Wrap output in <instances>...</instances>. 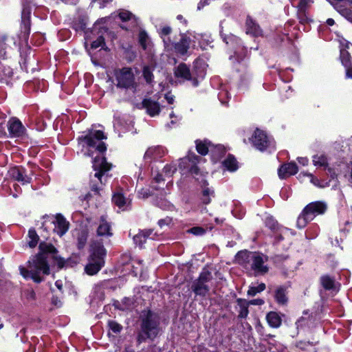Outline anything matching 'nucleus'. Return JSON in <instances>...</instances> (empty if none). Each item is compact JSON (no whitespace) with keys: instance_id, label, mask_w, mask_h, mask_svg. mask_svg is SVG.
Here are the masks:
<instances>
[{"instance_id":"obj_13","label":"nucleus","mask_w":352,"mask_h":352,"mask_svg":"<svg viewBox=\"0 0 352 352\" xmlns=\"http://www.w3.org/2000/svg\"><path fill=\"white\" fill-rule=\"evenodd\" d=\"M9 173L12 179L22 184H28L31 182V177L27 175L25 169L23 167H13L10 170Z\"/></svg>"},{"instance_id":"obj_7","label":"nucleus","mask_w":352,"mask_h":352,"mask_svg":"<svg viewBox=\"0 0 352 352\" xmlns=\"http://www.w3.org/2000/svg\"><path fill=\"white\" fill-rule=\"evenodd\" d=\"M212 279V273L208 270L204 269L199 277L192 282L191 285L192 291L196 296L206 297L210 291L208 283Z\"/></svg>"},{"instance_id":"obj_1","label":"nucleus","mask_w":352,"mask_h":352,"mask_svg":"<svg viewBox=\"0 0 352 352\" xmlns=\"http://www.w3.org/2000/svg\"><path fill=\"white\" fill-rule=\"evenodd\" d=\"M39 252L28 261V269L19 266L20 274L25 278H31L36 283H40L44 280L41 274H50V266L47 261V254H51L52 258L57 261L60 268L65 264V261L57 256L58 251L52 244L41 242L39 244Z\"/></svg>"},{"instance_id":"obj_57","label":"nucleus","mask_w":352,"mask_h":352,"mask_svg":"<svg viewBox=\"0 0 352 352\" xmlns=\"http://www.w3.org/2000/svg\"><path fill=\"white\" fill-rule=\"evenodd\" d=\"M164 179L162 177V175L161 174H159L157 175L155 177V180L157 183H159L161 181H162Z\"/></svg>"},{"instance_id":"obj_24","label":"nucleus","mask_w":352,"mask_h":352,"mask_svg":"<svg viewBox=\"0 0 352 352\" xmlns=\"http://www.w3.org/2000/svg\"><path fill=\"white\" fill-rule=\"evenodd\" d=\"M266 319L268 324L274 328L279 327L281 324L282 320L280 316L275 311H270L267 314Z\"/></svg>"},{"instance_id":"obj_37","label":"nucleus","mask_w":352,"mask_h":352,"mask_svg":"<svg viewBox=\"0 0 352 352\" xmlns=\"http://www.w3.org/2000/svg\"><path fill=\"white\" fill-rule=\"evenodd\" d=\"M196 148L197 152L202 155H206L208 152L207 145L201 141H196Z\"/></svg>"},{"instance_id":"obj_63","label":"nucleus","mask_w":352,"mask_h":352,"mask_svg":"<svg viewBox=\"0 0 352 352\" xmlns=\"http://www.w3.org/2000/svg\"><path fill=\"white\" fill-rule=\"evenodd\" d=\"M148 195H148V193H145V194L144 195V197H148Z\"/></svg>"},{"instance_id":"obj_6","label":"nucleus","mask_w":352,"mask_h":352,"mask_svg":"<svg viewBox=\"0 0 352 352\" xmlns=\"http://www.w3.org/2000/svg\"><path fill=\"white\" fill-rule=\"evenodd\" d=\"M117 87L122 89H131L135 93L138 84L135 82V76L130 67H123L115 72Z\"/></svg>"},{"instance_id":"obj_14","label":"nucleus","mask_w":352,"mask_h":352,"mask_svg":"<svg viewBox=\"0 0 352 352\" xmlns=\"http://www.w3.org/2000/svg\"><path fill=\"white\" fill-rule=\"evenodd\" d=\"M8 131L11 137L17 138L24 133V127L19 119L11 118L8 123Z\"/></svg>"},{"instance_id":"obj_56","label":"nucleus","mask_w":352,"mask_h":352,"mask_svg":"<svg viewBox=\"0 0 352 352\" xmlns=\"http://www.w3.org/2000/svg\"><path fill=\"white\" fill-rule=\"evenodd\" d=\"M213 193V192H210L209 188H206L203 191V196L207 197L209 196L210 194Z\"/></svg>"},{"instance_id":"obj_54","label":"nucleus","mask_w":352,"mask_h":352,"mask_svg":"<svg viewBox=\"0 0 352 352\" xmlns=\"http://www.w3.org/2000/svg\"><path fill=\"white\" fill-rule=\"evenodd\" d=\"M327 170H328V174L330 175V177H331V178H333H333H335V177H336V173H335V171L333 170V168H327Z\"/></svg>"},{"instance_id":"obj_55","label":"nucleus","mask_w":352,"mask_h":352,"mask_svg":"<svg viewBox=\"0 0 352 352\" xmlns=\"http://www.w3.org/2000/svg\"><path fill=\"white\" fill-rule=\"evenodd\" d=\"M202 201L205 204H209L210 202V199L209 196H207V197L203 196Z\"/></svg>"},{"instance_id":"obj_48","label":"nucleus","mask_w":352,"mask_h":352,"mask_svg":"<svg viewBox=\"0 0 352 352\" xmlns=\"http://www.w3.org/2000/svg\"><path fill=\"white\" fill-rule=\"evenodd\" d=\"M249 305H262L264 304V300L261 298L252 300L248 302Z\"/></svg>"},{"instance_id":"obj_51","label":"nucleus","mask_w":352,"mask_h":352,"mask_svg":"<svg viewBox=\"0 0 352 352\" xmlns=\"http://www.w3.org/2000/svg\"><path fill=\"white\" fill-rule=\"evenodd\" d=\"M191 174L198 175L199 173V168L195 164H193L190 168Z\"/></svg>"},{"instance_id":"obj_5","label":"nucleus","mask_w":352,"mask_h":352,"mask_svg":"<svg viewBox=\"0 0 352 352\" xmlns=\"http://www.w3.org/2000/svg\"><path fill=\"white\" fill-rule=\"evenodd\" d=\"M327 204L322 201H315L309 204L302 210L297 219V226L302 228L307 223L314 219L316 215L322 214L327 210Z\"/></svg>"},{"instance_id":"obj_58","label":"nucleus","mask_w":352,"mask_h":352,"mask_svg":"<svg viewBox=\"0 0 352 352\" xmlns=\"http://www.w3.org/2000/svg\"><path fill=\"white\" fill-rule=\"evenodd\" d=\"M346 68H347V70H346L347 77L352 78V68H349V67H346Z\"/></svg>"},{"instance_id":"obj_22","label":"nucleus","mask_w":352,"mask_h":352,"mask_svg":"<svg viewBox=\"0 0 352 352\" xmlns=\"http://www.w3.org/2000/svg\"><path fill=\"white\" fill-rule=\"evenodd\" d=\"M155 68V64L151 63L148 65H144L142 69V76L146 82L151 85L153 82L154 75L153 71Z\"/></svg>"},{"instance_id":"obj_44","label":"nucleus","mask_w":352,"mask_h":352,"mask_svg":"<svg viewBox=\"0 0 352 352\" xmlns=\"http://www.w3.org/2000/svg\"><path fill=\"white\" fill-rule=\"evenodd\" d=\"M132 14L128 11L121 12L119 14V17L122 21H127L131 19Z\"/></svg>"},{"instance_id":"obj_4","label":"nucleus","mask_w":352,"mask_h":352,"mask_svg":"<svg viewBox=\"0 0 352 352\" xmlns=\"http://www.w3.org/2000/svg\"><path fill=\"white\" fill-rule=\"evenodd\" d=\"M106 250L100 241H93L90 246V254L85 271L90 276L96 274L104 265Z\"/></svg>"},{"instance_id":"obj_26","label":"nucleus","mask_w":352,"mask_h":352,"mask_svg":"<svg viewBox=\"0 0 352 352\" xmlns=\"http://www.w3.org/2000/svg\"><path fill=\"white\" fill-rule=\"evenodd\" d=\"M236 302L240 309L239 311V318H245L249 313V303L245 300L241 298L237 299Z\"/></svg>"},{"instance_id":"obj_53","label":"nucleus","mask_w":352,"mask_h":352,"mask_svg":"<svg viewBox=\"0 0 352 352\" xmlns=\"http://www.w3.org/2000/svg\"><path fill=\"white\" fill-rule=\"evenodd\" d=\"M298 161L300 164H302L303 166H306L308 164V160L305 157H298Z\"/></svg>"},{"instance_id":"obj_49","label":"nucleus","mask_w":352,"mask_h":352,"mask_svg":"<svg viewBox=\"0 0 352 352\" xmlns=\"http://www.w3.org/2000/svg\"><path fill=\"white\" fill-rule=\"evenodd\" d=\"M165 99L166 100L168 104H173L175 100V96L170 92H168L165 94Z\"/></svg>"},{"instance_id":"obj_61","label":"nucleus","mask_w":352,"mask_h":352,"mask_svg":"<svg viewBox=\"0 0 352 352\" xmlns=\"http://www.w3.org/2000/svg\"><path fill=\"white\" fill-rule=\"evenodd\" d=\"M91 193H89H89H87V194L85 195V197H84V199H85V200H89V199L91 197Z\"/></svg>"},{"instance_id":"obj_40","label":"nucleus","mask_w":352,"mask_h":352,"mask_svg":"<svg viewBox=\"0 0 352 352\" xmlns=\"http://www.w3.org/2000/svg\"><path fill=\"white\" fill-rule=\"evenodd\" d=\"M177 168L175 166L172 165H166L163 168V173L167 176H172L173 173L176 171Z\"/></svg>"},{"instance_id":"obj_12","label":"nucleus","mask_w":352,"mask_h":352,"mask_svg":"<svg viewBox=\"0 0 352 352\" xmlns=\"http://www.w3.org/2000/svg\"><path fill=\"white\" fill-rule=\"evenodd\" d=\"M254 255H256V252L248 250L240 251L236 254L235 260L238 264L249 270Z\"/></svg>"},{"instance_id":"obj_47","label":"nucleus","mask_w":352,"mask_h":352,"mask_svg":"<svg viewBox=\"0 0 352 352\" xmlns=\"http://www.w3.org/2000/svg\"><path fill=\"white\" fill-rule=\"evenodd\" d=\"M75 28L76 30H84L86 28V23L83 19H81L78 23L75 24Z\"/></svg>"},{"instance_id":"obj_38","label":"nucleus","mask_w":352,"mask_h":352,"mask_svg":"<svg viewBox=\"0 0 352 352\" xmlns=\"http://www.w3.org/2000/svg\"><path fill=\"white\" fill-rule=\"evenodd\" d=\"M187 232L196 236H201L206 233V230L202 227L195 226L191 228Z\"/></svg>"},{"instance_id":"obj_36","label":"nucleus","mask_w":352,"mask_h":352,"mask_svg":"<svg viewBox=\"0 0 352 352\" xmlns=\"http://www.w3.org/2000/svg\"><path fill=\"white\" fill-rule=\"evenodd\" d=\"M340 59L342 65L345 67H349V63H350V55L349 52L345 50H340Z\"/></svg>"},{"instance_id":"obj_20","label":"nucleus","mask_w":352,"mask_h":352,"mask_svg":"<svg viewBox=\"0 0 352 352\" xmlns=\"http://www.w3.org/2000/svg\"><path fill=\"white\" fill-rule=\"evenodd\" d=\"M287 289L284 286H280L275 290L274 298L279 305H285L287 303Z\"/></svg>"},{"instance_id":"obj_17","label":"nucleus","mask_w":352,"mask_h":352,"mask_svg":"<svg viewBox=\"0 0 352 352\" xmlns=\"http://www.w3.org/2000/svg\"><path fill=\"white\" fill-rule=\"evenodd\" d=\"M30 14L31 8L29 6L24 5L21 13V24L24 30V34L27 36L29 35L30 32Z\"/></svg>"},{"instance_id":"obj_32","label":"nucleus","mask_w":352,"mask_h":352,"mask_svg":"<svg viewBox=\"0 0 352 352\" xmlns=\"http://www.w3.org/2000/svg\"><path fill=\"white\" fill-rule=\"evenodd\" d=\"M313 163L315 166H323L327 168L328 166L327 158L325 155H316L313 157Z\"/></svg>"},{"instance_id":"obj_33","label":"nucleus","mask_w":352,"mask_h":352,"mask_svg":"<svg viewBox=\"0 0 352 352\" xmlns=\"http://www.w3.org/2000/svg\"><path fill=\"white\" fill-rule=\"evenodd\" d=\"M28 236L30 241L28 243L31 248H35L38 242L39 236L34 229H30L28 232Z\"/></svg>"},{"instance_id":"obj_45","label":"nucleus","mask_w":352,"mask_h":352,"mask_svg":"<svg viewBox=\"0 0 352 352\" xmlns=\"http://www.w3.org/2000/svg\"><path fill=\"white\" fill-rule=\"evenodd\" d=\"M309 176L311 177V182L313 184H314L315 186H318V187H320V188H324L326 186L325 185H323V184H321L320 180L316 178V177H314L313 176V175L311 174H309Z\"/></svg>"},{"instance_id":"obj_18","label":"nucleus","mask_w":352,"mask_h":352,"mask_svg":"<svg viewBox=\"0 0 352 352\" xmlns=\"http://www.w3.org/2000/svg\"><path fill=\"white\" fill-rule=\"evenodd\" d=\"M54 231L59 235L63 236L69 228V222L66 221L61 214H57L56 216V222Z\"/></svg>"},{"instance_id":"obj_64","label":"nucleus","mask_w":352,"mask_h":352,"mask_svg":"<svg viewBox=\"0 0 352 352\" xmlns=\"http://www.w3.org/2000/svg\"><path fill=\"white\" fill-rule=\"evenodd\" d=\"M3 327V324H0V329H2Z\"/></svg>"},{"instance_id":"obj_60","label":"nucleus","mask_w":352,"mask_h":352,"mask_svg":"<svg viewBox=\"0 0 352 352\" xmlns=\"http://www.w3.org/2000/svg\"><path fill=\"white\" fill-rule=\"evenodd\" d=\"M327 23L329 25H333L334 24V20L333 19H328L327 20Z\"/></svg>"},{"instance_id":"obj_30","label":"nucleus","mask_w":352,"mask_h":352,"mask_svg":"<svg viewBox=\"0 0 352 352\" xmlns=\"http://www.w3.org/2000/svg\"><path fill=\"white\" fill-rule=\"evenodd\" d=\"M139 43L143 50H146L149 44V37L145 30H140L139 33Z\"/></svg>"},{"instance_id":"obj_21","label":"nucleus","mask_w":352,"mask_h":352,"mask_svg":"<svg viewBox=\"0 0 352 352\" xmlns=\"http://www.w3.org/2000/svg\"><path fill=\"white\" fill-rule=\"evenodd\" d=\"M261 32L259 25L248 16L246 20V33L258 36L261 34Z\"/></svg>"},{"instance_id":"obj_8","label":"nucleus","mask_w":352,"mask_h":352,"mask_svg":"<svg viewBox=\"0 0 352 352\" xmlns=\"http://www.w3.org/2000/svg\"><path fill=\"white\" fill-rule=\"evenodd\" d=\"M107 139V136L100 130L90 131L85 136L79 138L80 141H84L89 147H96L100 153H104L107 150L106 144L101 140Z\"/></svg>"},{"instance_id":"obj_42","label":"nucleus","mask_w":352,"mask_h":352,"mask_svg":"<svg viewBox=\"0 0 352 352\" xmlns=\"http://www.w3.org/2000/svg\"><path fill=\"white\" fill-rule=\"evenodd\" d=\"M133 304V301L131 298H124L122 300V305L118 307L121 310H125L129 309Z\"/></svg>"},{"instance_id":"obj_52","label":"nucleus","mask_w":352,"mask_h":352,"mask_svg":"<svg viewBox=\"0 0 352 352\" xmlns=\"http://www.w3.org/2000/svg\"><path fill=\"white\" fill-rule=\"evenodd\" d=\"M171 32V28L168 26L164 27L161 30V34L162 35H168Z\"/></svg>"},{"instance_id":"obj_59","label":"nucleus","mask_w":352,"mask_h":352,"mask_svg":"<svg viewBox=\"0 0 352 352\" xmlns=\"http://www.w3.org/2000/svg\"><path fill=\"white\" fill-rule=\"evenodd\" d=\"M307 2H308L307 0H300L299 4L301 7H304L307 4Z\"/></svg>"},{"instance_id":"obj_34","label":"nucleus","mask_w":352,"mask_h":352,"mask_svg":"<svg viewBox=\"0 0 352 352\" xmlns=\"http://www.w3.org/2000/svg\"><path fill=\"white\" fill-rule=\"evenodd\" d=\"M112 201L119 208H122L126 203V198L121 192L115 193L113 196Z\"/></svg>"},{"instance_id":"obj_15","label":"nucleus","mask_w":352,"mask_h":352,"mask_svg":"<svg viewBox=\"0 0 352 352\" xmlns=\"http://www.w3.org/2000/svg\"><path fill=\"white\" fill-rule=\"evenodd\" d=\"M191 40L186 35L182 34L180 40L174 44V49L177 54L184 56L190 48Z\"/></svg>"},{"instance_id":"obj_43","label":"nucleus","mask_w":352,"mask_h":352,"mask_svg":"<svg viewBox=\"0 0 352 352\" xmlns=\"http://www.w3.org/2000/svg\"><path fill=\"white\" fill-rule=\"evenodd\" d=\"M265 224L268 228H270L271 230H276L278 226L277 221H275L272 217H268L266 219Z\"/></svg>"},{"instance_id":"obj_35","label":"nucleus","mask_w":352,"mask_h":352,"mask_svg":"<svg viewBox=\"0 0 352 352\" xmlns=\"http://www.w3.org/2000/svg\"><path fill=\"white\" fill-rule=\"evenodd\" d=\"M265 289V284L261 283L257 287H250L248 291V294L251 296H255L257 293L261 292Z\"/></svg>"},{"instance_id":"obj_11","label":"nucleus","mask_w":352,"mask_h":352,"mask_svg":"<svg viewBox=\"0 0 352 352\" xmlns=\"http://www.w3.org/2000/svg\"><path fill=\"white\" fill-rule=\"evenodd\" d=\"M254 147L261 151H265L269 146V140L265 133L260 129H256L252 138Z\"/></svg>"},{"instance_id":"obj_41","label":"nucleus","mask_w":352,"mask_h":352,"mask_svg":"<svg viewBox=\"0 0 352 352\" xmlns=\"http://www.w3.org/2000/svg\"><path fill=\"white\" fill-rule=\"evenodd\" d=\"M102 45H104V38L102 36H99L96 41L91 43V47L92 49H96Z\"/></svg>"},{"instance_id":"obj_23","label":"nucleus","mask_w":352,"mask_h":352,"mask_svg":"<svg viewBox=\"0 0 352 352\" xmlns=\"http://www.w3.org/2000/svg\"><path fill=\"white\" fill-rule=\"evenodd\" d=\"M153 230L151 229L141 230L138 234L133 236V241L135 244L142 246L146 242V239L151 235Z\"/></svg>"},{"instance_id":"obj_9","label":"nucleus","mask_w":352,"mask_h":352,"mask_svg":"<svg viewBox=\"0 0 352 352\" xmlns=\"http://www.w3.org/2000/svg\"><path fill=\"white\" fill-rule=\"evenodd\" d=\"M267 261V256L256 252L253 260L252 261L251 266L249 270L254 272L256 275H263L267 273L269 268L265 265V263Z\"/></svg>"},{"instance_id":"obj_16","label":"nucleus","mask_w":352,"mask_h":352,"mask_svg":"<svg viewBox=\"0 0 352 352\" xmlns=\"http://www.w3.org/2000/svg\"><path fill=\"white\" fill-rule=\"evenodd\" d=\"M298 168L295 162H289L282 165L278 169V176L280 179H285L297 173Z\"/></svg>"},{"instance_id":"obj_62","label":"nucleus","mask_w":352,"mask_h":352,"mask_svg":"<svg viewBox=\"0 0 352 352\" xmlns=\"http://www.w3.org/2000/svg\"><path fill=\"white\" fill-rule=\"evenodd\" d=\"M170 41H166L165 39H164V45H165V47H168L169 46V44H168V42Z\"/></svg>"},{"instance_id":"obj_19","label":"nucleus","mask_w":352,"mask_h":352,"mask_svg":"<svg viewBox=\"0 0 352 352\" xmlns=\"http://www.w3.org/2000/svg\"><path fill=\"white\" fill-rule=\"evenodd\" d=\"M142 103L143 107L146 109V112L151 116H155L160 113V107L158 102L153 101L150 98H146L143 100Z\"/></svg>"},{"instance_id":"obj_25","label":"nucleus","mask_w":352,"mask_h":352,"mask_svg":"<svg viewBox=\"0 0 352 352\" xmlns=\"http://www.w3.org/2000/svg\"><path fill=\"white\" fill-rule=\"evenodd\" d=\"M162 148L160 147H151L148 148L144 154L145 160L157 159L161 157L162 155L161 154V151Z\"/></svg>"},{"instance_id":"obj_50","label":"nucleus","mask_w":352,"mask_h":352,"mask_svg":"<svg viewBox=\"0 0 352 352\" xmlns=\"http://www.w3.org/2000/svg\"><path fill=\"white\" fill-rule=\"evenodd\" d=\"M171 221V219L169 218V217H167L166 219H160L159 221H158V225L160 226V227H162L164 225H168L170 223Z\"/></svg>"},{"instance_id":"obj_31","label":"nucleus","mask_w":352,"mask_h":352,"mask_svg":"<svg viewBox=\"0 0 352 352\" xmlns=\"http://www.w3.org/2000/svg\"><path fill=\"white\" fill-rule=\"evenodd\" d=\"M87 236H88V234H87V232L85 231V230H81L80 232H79L78 233V236H77V241H78V248L79 250H81L82 249L86 243H87Z\"/></svg>"},{"instance_id":"obj_46","label":"nucleus","mask_w":352,"mask_h":352,"mask_svg":"<svg viewBox=\"0 0 352 352\" xmlns=\"http://www.w3.org/2000/svg\"><path fill=\"white\" fill-rule=\"evenodd\" d=\"M188 159L193 164H195L197 162H199V160L201 159V157L199 156H198V155H195V154H189L188 155Z\"/></svg>"},{"instance_id":"obj_39","label":"nucleus","mask_w":352,"mask_h":352,"mask_svg":"<svg viewBox=\"0 0 352 352\" xmlns=\"http://www.w3.org/2000/svg\"><path fill=\"white\" fill-rule=\"evenodd\" d=\"M109 329L115 333H118L122 329V327L115 321H109L108 323Z\"/></svg>"},{"instance_id":"obj_10","label":"nucleus","mask_w":352,"mask_h":352,"mask_svg":"<svg viewBox=\"0 0 352 352\" xmlns=\"http://www.w3.org/2000/svg\"><path fill=\"white\" fill-rule=\"evenodd\" d=\"M174 75L177 78L192 81L194 87H197L199 84L197 78L192 76L189 67L184 63H179L174 68Z\"/></svg>"},{"instance_id":"obj_28","label":"nucleus","mask_w":352,"mask_h":352,"mask_svg":"<svg viewBox=\"0 0 352 352\" xmlns=\"http://www.w3.org/2000/svg\"><path fill=\"white\" fill-rule=\"evenodd\" d=\"M97 234L98 236L112 235V233L110 232V225L103 219H101V223L97 229Z\"/></svg>"},{"instance_id":"obj_27","label":"nucleus","mask_w":352,"mask_h":352,"mask_svg":"<svg viewBox=\"0 0 352 352\" xmlns=\"http://www.w3.org/2000/svg\"><path fill=\"white\" fill-rule=\"evenodd\" d=\"M335 282V278L329 275H324L320 277V283L326 290L333 289Z\"/></svg>"},{"instance_id":"obj_29","label":"nucleus","mask_w":352,"mask_h":352,"mask_svg":"<svg viewBox=\"0 0 352 352\" xmlns=\"http://www.w3.org/2000/svg\"><path fill=\"white\" fill-rule=\"evenodd\" d=\"M223 166L230 171H234L238 168V163L236 158L229 155L228 157L223 162Z\"/></svg>"},{"instance_id":"obj_2","label":"nucleus","mask_w":352,"mask_h":352,"mask_svg":"<svg viewBox=\"0 0 352 352\" xmlns=\"http://www.w3.org/2000/svg\"><path fill=\"white\" fill-rule=\"evenodd\" d=\"M160 317L150 310H143L140 315V330L137 336L138 344L147 340H153L160 333Z\"/></svg>"},{"instance_id":"obj_3","label":"nucleus","mask_w":352,"mask_h":352,"mask_svg":"<svg viewBox=\"0 0 352 352\" xmlns=\"http://www.w3.org/2000/svg\"><path fill=\"white\" fill-rule=\"evenodd\" d=\"M111 164L108 163L104 157L97 156L93 160V169L95 170L94 179L91 178L90 189L95 195H99L100 191L107 182V173L111 170Z\"/></svg>"}]
</instances>
